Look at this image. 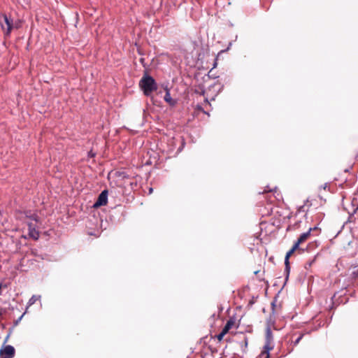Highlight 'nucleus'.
<instances>
[{
  "label": "nucleus",
  "mask_w": 358,
  "mask_h": 358,
  "mask_svg": "<svg viewBox=\"0 0 358 358\" xmlns=\"http://www.w3.org/2000/svg\"><path fill=\"white\" fill-rule=\"evenodd\" d=\"M27 218L31 220L30 222H26L28 226V236L34 240H38L39 238L38 224H41L39 217L37 214L25 213Z\"/></svg>",
  "instance_id": "f03ea898"
},
{
  "label": "nucleus",
  "mask_w": 358,
  "mask_h": 358,
  "mask_svg": "<svg viewBox=\"0 0 358 358\" xmlns=\"http://www.w3.org/2000/svg\"><path fill=\"white\" fill-rule=\"evenodd\" d=\"M6 313V310L0 306V316H2Z\"/></svg>",
  "instance_id": "c85d7f7f"
},
{
  "label": "nucleus",
  "mask_w": 358,
  "mask_h": 358,
  "mask_svg": "<svg viewBox=\"0 0 358 358\" xmlns=\"http://www.w3.org/2000/svg\"><path fill=\"white\" fill-rule=\"evenodd\" d=\"M0 23H1V24L2 28H3V29H4V27H3V22H2L1 21H0Z\"/></svg>",
  "instance_id": "473e14b6"
},
{
  "label": "nucleus",
  "mask_w": 358,
  "mask_h": 358,
  "mask_svg": "<svg viewBox=\"0 0 358 358\" xmlns=\"http://www.w3.org/2000/svg\"><path fill=\"white\" fill-rule=\"evenodd\" d=\"M270 334H271V332H270V331L268 330V335H267V336H268L270 335Z\"/></svg>",
  "instance_id": "72a5a7b5"
},
{
  "label": "nucleus",
  "mask_w": 358,
  "mask_h": 358,
  "mask_svg": "<svg viewBox=\"0 0 358 358\" xmlns=\"http://www.w3.org/2000/svg\"><path fill=\"white\" fill-rule=\"evenodd\" d=\"M312 236V234L310 233V231H307L300 235L298 238V241L302 244L309 239V238Z\"/></svg>",
  "instance_id": "4468645a"
},
{
  "label": "nucleus",
  "mask_w": 358,
  "mask_h": 358,
  "mask_svg": "<svg viewBox=\"0 0 358 358\" xmlns=\"http://www.w3.org/2000/svg\"><path fill=\"white\" fill-rule=\"evenodd\" d=\"M295 251L292 248L287 252L285 257V280H287L289 278V275L290 273V264H289V257L292 255V254Z\"/></svg>",
  "instance_id": "39448f33"
},
{
  "label": "nucleus",
  "mask_w": 358,
  "mask_h": 358,
  "mask_svg": "<svg viewBox=\"0 0 358 358\" xmlns=\"http://www.w3.org/2000/svg\"><path fill=\"white\" fill-rule=\"evenodd\" d=\"M243 353H245L247 351L248 338L243 334H241L240 340L238 342Z\"/></svg>",
  "instance_id": "0eeeda50"
},
{
  "label": "nucleus",
  "mask_w": 358,
  "mask_h": 358,
  "mask_svg": "<svg viewBox=\"0 0 358 358\" xmlns=\"http://www.w3.org/2000/svg\"><path fill=\"white\" fill-rule=\"evenodd\" d=\"M222 87V86H221L220 83H215L213 85H210L208 90L206 91L205 90H202V92L201 94L203 95L205 94V93L207 94V96H209V93L211 92V90L214 88H217V92L214 94H212L213 95V97H212V99H214V96H217V94L219 93V92L220 91L221 88Z\"/></svg>",
  "instance_id": "6e6552de"
},
{
  "label": "nucleus",
  "mask_w": 358,
  "mask_h": 358,
  "mask_svg": "<svg viewBox=\"0 0 358 358\" xmlns=\"http://www.w3.org/2000/svg\"><path fill=\"white\" fill-rule=\"evenodd\" d=\"M316 257H317V256H315V257H314L312 260H310V261L308 262L306 264V266H305V268H308L311 267V266H312V265L314 264V262H315V259H316Z\"/></svg>",
  "instance_id": "5701e85b"
},
{
  "label": "nucleus",
  "mask_w": 358,
  "mask_h": 358,
  "mask_svg": "<svg viewBox=\"0 0 358 358\" xmlns=\"http://www.w3.org/2000/svg\"><path fill=\"white\" fill-rule=\"evenodd\" d=\"M252 303H253V301H250V304H252Z\"/></svg>",
  "instance_id": "f704fd0d"
},
{
  "label": "nucleus",
  "mask_w": 358,
  "mask_h": 358,
  "mask_svg": "<svg viewBox=\"0 0 358 358\" xmlns=\"http://www.w3.org/2000/svg\"><path fill=\"white\" fill-rule=\"evenodd\" d=\"M260 272V271H255V275H259V273Z\"/></svg>",
  "instance_id": "7c9ffc66"
},
{
  "label": "nucleus",
  "mask_w": 358,
  "mask_h": 358,
  "mask_svg": "<svg viewBox=\"0 0 358 358\" xmlns=\"http://www.w3.org/2000/svg\"><path fill=\"white\" fill-rule=\"evenodd\" d=\"M276 302H277V297H275L274 299L273 300V301L271 302V309H272V312L274 313L277 310H276Z\"/></svg>",
  "instance_id": "aec40b11"
},
{
  "label": "nucleus",
  "mask_w": 358,
  "mask_h": 358,
  "mask_svg": "<svg viewBox=\"0 0 358 358\" xmlns=\"http://www.w3.org/2000/svg\"><path fill=\"white\" fill-rule=\"evenodd\" d=\"M306 334H308L309 332H306ZM305 334H306V333H301L299 334V336L294 341V340L291 341L290 345H292V349L290 350L289 352L292 351L294 347L296 346L299 343L300 341L303 338V337Z\"/></svg>",
  "instance_id": "2eb2a0df"
},
{
  "label": "nucleus",
  "mask_w": 358,
  "mask_h": 358,
  "mask_svg": "<svg viewBox=\"0 0 358 358\" xmlns=\"http://www.w3.org/2000/svg\"><path fill=\"white\" fill-rule=\"evenodd\" d=\"M139 86L145 96H148L151 93L157 90V84L155 80L148 75L147 70L139 82Z\"/></svg>",
  "instance_id": "f257e3e1"
},
{
  "label": "nucleus",
  "mask_w": 358,
  "mask_h": 358,
  "mask_svg": "<svg viewBox=\"0 0 358 358\" xmlns=\"http://www.w3.org/2000/svg\"><path fill=\"white\" fill-rule=\"evenodd\" d=\"M225 334H223V331L222 330L221 332L218 335H217V340L221 341Z\"/></svg>",
  "instance_id": "bb28decb"
},
{
  "label": "nucleus",
  "mask_w": 358,
  "mask_h": 358,
  "mask_svg": "<svg viewBox=\"0 0 358 358\" xmlns=\"http://www.w3.org/2000/svg\"><path fill=\"white\" fill-rule=\"evenodd\" d=\"M354 278H358V269L357 271H355L352 273Z\"/></svg>",
  "instance_id": "cd10ccee"
},
{
  "label": "nucleus",
  "mask_w": 358,
  "mask_h": 358,
  "mask_svg": "<svg viewBox=\"0 0 358 358\" xmlns=\"http://www.w3.org/2000/svg\"><path fill=\"white\" fill-rule=\"evenodd\" d=\"M22 319V315L19 317V319L16 321V324L18 323V321Z\"/></svg>",
  "instance_id": "c756f323"
},
{
  "label": "nucleus",
  "mask_w": 358,
  "mask_h": 358,
  "mask_svg": "<svg viewBox=\"0 0 358 358\" xmlns=\"http://www.w3.org/2000/svg\"><path fill=\"white\" fill-rule=\"evenodd\" d=\"M108 202V190L105 189L102 191L99 195L96 201L93 205L94 208H99L102 206L106 205Z\"/></svg>",
  "instance_id": "20e7f679"
},
{
  "label": "nucleus",
  "mask_w": 358,
  "mask_h": 358,
  "mask_svg": "<svg viewBox=\"0 0 358 358\" xmlns=\"http://www.w3.org/2000/svg\"><path fill=\"white\" fill-rule=\"evenodd\" d=\"M303 227V222L301 220L296 221L294 224H289L287 228V231H295L301 229Z\"/></svg>",
  "instance_id": "1a4fd4ad"
},
{
  "label": "nucleus",
  "mask_w": 358,
  "mask_h": 358,
  "mask_svg": "<svg viewBox=\"0 0 358 358\" xmlns=\"http://www.w3.org/2000/svg\"><path fill=\"white\" fill-rule=\"evenodd\" d=\"M308 230L310 231L313 236H317L321 231V229L317 226L310 227Z\"/></svg>",
  "instance_id": "a211bd4d"
},
{
  "label": "nucleus",
  "mask_w": 358,
  "mask_h": 358,
  "mask_svg": "<svg viewBox=\"0 0 358 358\" xmlns=\"http://www.w3.org/2000/svg\"><path fill=\"white\" fill-rule=\"evenodd\" d=\"M234 324L235 321L233 318H230L229 320H227L226 324L222 329L223 331V334H227L231 327L234 325Z\"/></svg>",
  "instance_id": "f8f14e48"
},
{
  "label": "nucleus",
  "mask_w": 358,
  "mask_h": 358,
  "mask_svg": "<svg viewBox=\"0 0 358 358\" xmlns=\"http://www.w3.org/2000/svg\"><path fill=\"white\" fill-rule=\"evenodd\" d=\"M277 187H274L273 189H271L269 188L268 186L266 187L265 189L264 190V192L262 193H265V192H273V193H275L277 192Z\"/></svg>",
  "instance_id": "4be33fe9"
},
{
  "label": "nucleus",
  "mask_w": 358,
  "mask_h": 358,
  "mask_svg": "<svg viewBox=\"0 0 358 358\" xmlns=\"http://www.w3.org/2000/svg\"><path fill=\"white\" fill-rule=\"evenodd\" d=\"M41 299L40 295H33L31 298L29 300L27 303V306L26 307L25 310L24 311V315L28 312L29 308L36 303V301H39Z\"/></svg>",
  "instance_id": "9d476101"
},
{
  "label": "nucleus",
  "mask_w": 358,
  "mask_h": 358,
  "mask_svg": "<svg viewBox=\"0 0 358 358\" xmlns=\"http://www.w3.org/2000/svg\"><path fill=\"white\" fill-rule=\"evenodd\" d=\"M96 153L95 152H94L92 150H90L88 153H87V157L89 158H94L95 157Z\"/></svg>",
  "instance_id": "393cba45"
},
{
  "label": "nucleus",
  "mask_w": 358,
  "mask_h": 358,
  "mask_svg": "<svg viewBox=\"0 0 358 358\" xmlns=\"http://www.w3.org/2000/svg\"><path fill=\"white\" fill-rule=\"evenodd\" d=\"M139 62H141V64H142V66H143L145 69H147V68H148V64L145 63V58H143V57L140 58Z\"/></svg>",
  "instance_id": "a878e982"
},
{
  "label": "nucleus",
  "mask_w": 358,
  "mask_h": 358,
  "mask_svg": "<svg viewBox=\"0 0 358 358\" xmlns=\"http://www.w3.org/2000/svg\"><path fill=\"white\" fill-rule=\"evenodd\" d=\"M15 354V350L13 346L8 345L3 346L0 350V357L13 358Z\"/></svg>",
  "instance_id": "7ed1b4c3"
},
{
  "label": "nucleus",
  "mask_w": 358,
  "mask_h": 358,
  "mask_svg": "<svg viewBox=\"0 0 358 358\" xmlns=\"http://www.w3.org/2000/svg\"><path fill=\"white\" fill-rule=\"evenodd\" d=\"M164 100L169 103L171 106H174L176 103L175 100H173L170 95L169 91L167 90L166 94L164 96Z\"/></svg>",
  "instance_id": "f3484780"
},
{
  "label": "nucleus",
  "mask_w": 358,
  "mask_h": 358,
  "mask_svg": "<svg viewBox=\"0 0 358 358\" xmlns=\"http://www.w3.org/2000/svg\"><path fill=\"white\" fill-rule=\"evenodd\" d=\"M320 245V242L317 241H314L312 242H310L307 246H306V251L310 252L311 250L317 248Z\"/></svg>",
  "instance_id": "dca6fc26"
},
{
  "label": "nucleus",
  "mask_w": 358,
  "mask_h": 358,
  "mask_svg": "<svg viewBox=\"0 0 358 358\" xmlns=\"http://www.w3.org/2000/svg\"><path fill=\"white\" fill-rule=\"evenodd\" d=\"M268 343H267L264 347L266 348V350L262 351V353L260 354V355H259L260 358H268L269 357L268 350H270V348L268 347Z\"/></svg>",
  "instance_id": "6ab92c4d"
},
{
  "label": "nucleus",
  "mask_w": 358,
  "mask_h": 358,
  "mask_svg": "<svg viewBox=\"0 0 358 358\" xmlns=\"http://www.w3.org/2000/svg\"><path fill=\"white\" fill-rule=\"evenodd\" d=\"M0 358H1V357H0Z\"/></svg>",
  "instance_id": "c9c22d12"
},
{
  "label": "nucleus",
  "mask_w": 358,
  "mask_h": 358,
  "mask_svg": "<svg viewBox=\"0 0 358 358\" xmlns=\"http://www.w3.org/2000/svg\"><path fill=\"white\" fill-rule=\"evenodd\" d=\"M2 284L0 283V290H1ZM1 294V291H0V295Z\"/></svg>",
  "instance_id": "2f4dec72"
},
{
  "label": "nucleus",
  "mask_w": 358,
  "mask_h": 358,
  "mask_svg": "<svg viewBox=\"0 0 358 358\" xmlns=\"http://www.w3.org/2000/svg\"><path fill=\"white\" fill-rule=\"evenodd\" d=\"M311 206H312L311 201L309 199H306L303 205L299 206L297 208L296 215H297L298 214H299L301 213H305L304 217H306L308 212L309 210V208Z\"/></svg>",
  "instance_id": "423d86ee"
},
{
  "label": "nucleus",
  "mask_w": 358,
  "mask_h": 358,
  "mask_svg": "<svg viewBox=\"0 0 358 358\" xmlns=\"http://www.w3.org/2000/svg\"><path fill=\"white\" fill-rule=\"evenodd\" d=\"M3 21L7 26V33H9L13 27V20H10L6 15H3Z\"/></svg>",
  "instance_id": "ddd939ff"
},
{
  "label": "nucleus",
  "mask_w": 358,
  "mask_h": 358,
  "mask_svg": "<svg viewBox=\"0 0 358 358\" xmlns=\"http://www.w3.org/2000/svg\"><path fill=\"white\" fill-rule=\"evenodd\" d=\"M324 214L323 213H319L315 215V220L320 222L323 219Z\"/></svg>",
  "instance_id": "412c9836"
},
{
  "label": "nucleus",
  "mask_w": 358,
  "mask_h": 358,
  "mask_svg": "<svg viewBox=\"0 0 358 358\" xmlns=\"http://www.w3.org/2000/svg\"><path fill=\"white\" fill-rule=\"evenodd\" d=\"M278 211H275V215L278 214ZM271 224L273 226H275L276 227H280L281 226V223H282V219L280 217V215H279V217H276L275 215H274L273 217H272L271 219Z\"/></svg>",
  "instance_id": "9b49d317"
},
{
  "label": "nucleus",
  "mask_w": 358,
  "mask_h": 358,
  "mask_svg": "<svg viewBox=\"0 0 358 358\" xmlns=\"http://www.w3.org/2000/svg\"><path fill=\"white\" fill-rule=\"evenodd\" d=\"M301 243L297 240L293 245V246L292 247V249L294 251H296V250H299V245H301Z\"/></svg>",
  "instance_id": "b1692460"
}]
</instances>
